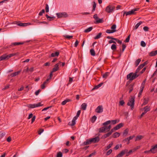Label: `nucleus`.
<instances>
[{"instance_id": "50", "label": "nucleus", "mask_w": 157, "mask_h": 157, "mask_svg": "<svg viewBox=\"0 0 157 157\" xmlns=\"http://www.w3.org/2000/svg\"><path fill=\"white\" fill-rule=\"evenodd\" d=\"M113 40H116V42H117L118 43L121 44L122 43V41L121 40H120L118 39H116V38H114Z\"/></svg>"}, {"instance_id": "28", "label": "nucleus", "mask_w": 157, "mask_h": 157, "mask_svg": "<svg viewBox=\"0 0 157 157\" xmlns=\"http://www.w3.org/2000/svg\"><path fill=\"white\" fill-rule=\"evenodd\" d=\"M144 112L145 113H146L147 112L149 111H150V107L147 106H146V107H145L144 108Z\"/></svg>"}, {"instance_id": "34", "label": "nucleus", "mask_w": 157, "mask_h": 157, "mask_svg": "<svg viewBox=\"0 0 157 157\" xmlns=\"http://www.w3.org/2000/svg\"><path fill=\"white\" fill-rule=\"evenodd\" d=\"M90 54L92 56H95V52L93 49H90Z\"/></svg>"}, {"instance_id": "3", "label": "nucleus", "mask_w": 157, "mask_h": 157, "mask_svg": "<svg viewBox=\"0 0 157 157\" xmlns=\"http://www.w3.org/2000/svg\"><path fill=\"white\" fill-rule=\"evenodd\" d=\"M150 152L153 154L157 152V144L154 146H152L151 148L149 150L144 151L145 153H148Z\"/></svg>"}, {"instance_id": "6", "label": "nucleus", "mask_w": 157, "mask_h": 157, "mask_svg": "<svg viewBox=\"0 0 157 157\" xmlns=\"http://www.w3.org/2000/svg\"><path fill=\"white\" fill-rule=\"evenodd\" d=\"M110 122H111L110 121H108L103 124V125L104 126V127L105 129V132L109 131L110 129L111 128V125H110L108 126H106V125H107L110 124Z\"/></svg>"}, {"instance_id": "4", "label": "nucleus", "mask_w": 157, "mask_h": 157, "mask_svg": "<svg viewBox=\"0 0 157 157\" xmlns=\"http://www.w3.org/2000/svg\"><path fill=\"white\" fill-rule=\"evenodd\" d=\"M139 10V8H135L133 9L131 11L128 12H124L123 14V16L125 15L126 16H128L129 15H132L135 14H136V11H138Z\"/></svg>"}, {"instance_id": "53", "label": "nucleus", "mask_w": 157, "mask_h": 157, "mask_svg": "<svg viewBox=\"0 0 157 157\" xmlns=\"http://www.w3.org/2000/svg\"><path fill=\"white\" fill-rule=\"evenodd\" d=\"M45 10L46 12H49V6L48 4L46 5Z\"/></svg>"}, {"instance_id": "52", "label": "nucleus", "mask_w": 157, "mask_h": 157, "mask_svg": "<svg viewBox=\"0 0 157 157\" xmlns=\"http://www.w3.org/2000/svg\"><path fill=\"white\" fill-rule=\"evenodd\" d=\"M64 37L67 38V39H71V38H72V37H73V36H69V35H65L64 36Z\"/></svg>"}, {"instance_id": "24", "label": "nucleus", "mask_w": 157, "mask_h": 157, "mask_svg": "<svg viewBox=\"0 0 157 157\" xmlns=\"http://www.w3.org/2000/svg\"><path fill=\"white\" fill-rule=\"evenodd\" d=\"M144 138V136L142 135L138 136H136L135 141L140 140Z\"/></svg>"}, {"instance_id": "22", "label": "nucleus", "mask_w": 157, "mask_h": 157, "mask_svg": "<svg viewBox=\"0 0 157 157\" xmlns=\"http://www.w3.org/2000/svg\"><path fill=\"white\" fill-rule=\"evenodd\" d=\"M87 104L86 103H83L82 104L81 107V109L83 110H85L86 109Z\"/></svg>"}, {"instance_id": "55", "label": "nucleus", "mask_w": 157, "mask_h": 157, "mask_svg": "<svg viewBox=\"0 0 157 157\" xmlns=\"http://www.w3.org/2000/svg\"><path fill=\"white\" fill-rule=\"evenodd\" d=\"M124 102L123 100H121L119 102V105L121 106H123L124 104Z\"/></svg>"}, {"instance_id": "54", "label": "nucleus", "mask_w": 157, "mask_h": 157, "mask_svg": "<svg viewBox=\"0 0 157 157\" xmlns=\"http://www.w3.org/2000/svg\"><path fill=\"white\" fill-rule=\"evenodd\" d=\"M45 11L44 9H43L41 11L39 14V15L40 16H42L43 13H44Z\"/></svg>"}, {"instance_id": "38", "label": "nucleus", "mask_w": 157, "mask_h": 157, "mask_svg": "<svg viewBox=\"0 0 157 157\" xmlns=\"http://www.w3.org/2000/svg\"><path fill=\"white\" fill-rule=\"evenodd\" d=\"M105 131V130L104 126L99 129V132L100 133L103 132Z\"/></svg>"}, {"instance_id": "20", "label": "nucleus", "mask_w": 157, "mask_h": 157, "mask_svg": "<svg viewBox=\"0 0 157 157\" xmlns=\"http://www.w3.org/2000/svg\"><path fill=\"white\" fill-rule=\"evenodd\" d=\"M21 72V70H20L16 72H15L13 73H12L10 75V76L12 77L15 76L17 75H18Z\"/></svg>"}, {"instance_id": "17", "label": "nucleus", "mask_w": 157, "mask_h": 157, "mask_svg": "<svg viewBox=\"0 0 157 157\" xmlns=\"http://www.w3.org/2000/svg\"><path fill=\"white\" fill-rule=\"evenodd\" d=\"M6 59H8L7 55L6 54H4L0 57V61Z\"/></svg>"}, {"instance_id": "58", "label": "nucleus", "mask_w": 157, "mask_h": 157, "mask_svg": "<svg viewBox=\"0 0 157 157\" xmlns=\"http://www.w3.org/2000/svg\"><path fill=\"white\" fill-rule=\"evenodd\" d=\"M130 35H129L127 37L126 40H125V42H128L129 41V40L130 39Z\"/></svg>"}, {"instance_id": "30", "label": "nucleus", "mask_w": 157, "mask_h": 157, "mask_svg": "<svg viewBox=\"0 0 157 157\" xmlns=\"http://www.w3.org/2000/svg\"><path fill=\"white\" fill-rule=\"evenodd\" d=\"M92 29H93V28L92 27H90L84 30V32L85 33L89 32H90V31H91L92 30Z\"/></svg>"}, {"instance_id": "35", "label": "nucleus", "mask_w": 157, "mask_h": 157, "mask_svg": "<svg viewBox=\"0 0 157 157\" xmlns=\"http://www.w3.org/2000/svg\"><path fill=\"white\" fill-rule=\"evenodd\" d=\"M71 100L70 99H66L63 101L61 103V104L63 105H65L67 102L70 101Z\"/></svg>"}, {"instance_id": "2", "label": "nucleus", "mask_w": 157, "mask_h": 157, "mask_svg": "<svg viewBox=\"0 0 157 157\" xmlns=\"http://www.w3.org/2000/svg\"><path fill=\"white\" fill-rule=\"evenodd\" d=\"M81 112V110H79L78 111L76 115L75 116L73 119L72 120V121L71 122H70L69 123V125L73 126L75 125V121L79 117L80 113Z\"/></svg>"}, {"instance_id": "37", "label": "nucleus", "mask_w": 157, "mask_h": 157, "mask_svg": "<svg viewBox=\"0 0 157 157\" xmlns=\"http://www.w3.org/2000/svg\"><path fill=\"white\" fill-rule=\"evenodd\" d=\"M140 61H141V59H137L135 61V64L136 67L139 64Z\"/></svg>"}, {"instance_id": "9", "label": "nucleus", "mask_w": 157, "mask_h": 157, "mask_svg": "<svg viewBox=\"0 0 157 157\" xmlns=\"http://www.w3.org/2000/svg\"><path fill=\"white\" fill-rule=\"evenodd\" d=\"M43 104H41L40 102H39L36 104H30L27 105L28 107L30 108H34L35 107L42 106Z\"/></svg>"}, {"instance_id": "43", "label": "nucleus", "mask_w": 157, "mask_h": 157, "mask_svg": "<svg viewBox=\"0 0 157 157\" xmlns=\"http://www.w3.org/2000/svg\"><path fill=\"white\" fill-rule=\"evenodd\" d=\"M133 85H132V84H130L129 85V93H130L133 90Z\"/></svg>"}, {"instance_id": "45", "label": "nucleus", "mask_w": 157, "mask_h": 157, "mask_svg": "<svg viewBox=\"0 0 157 157\" xmlns=\"http://www.w3.org/2000/svg\"><path fill=\"white\" fill-rule=\"evenodd\" d=\"M101 33H99L98 35H97L95 37V39H98L99 38L101 37Z\"/></svg>"}, {"instance_id": "14", "label": "nucleus", "mask_w": 157, "mask_h": 157, "mask_svg": "<svg viewBox=\"0 0 157 157\" xmlns=\"http://www.w3.org/2000/svg\"><path fill=\"white\" fill-rule=\"evenodd\" d=\"M60 63H61V62H59V63L55 65L54 66V67L52 69V71H53V72H56L59 70V65Z\"/></svg>"}, {"instance_id": "1", "label": "nucleus", "mask_w": 157, "mask_h": 157, "mask_svg": "<svg viewBox=\"0 0 157 157\" xmlns=\"http://www.w3.org/2000/svg\"><path fill=\"white\" fill-rule=\"evenodd\" d=\"M145 63L140 64L137 68L134 73L131 72L127 76V79H129L130 81H132L137 78L140 75L138 74L140 70L145 65Z\"/></svg>"}, {"instance_id": "44", "label": "nucleus", "mask_w": 157, "mask_h": 157, "mask_svg": "<svg viewBox=\"0 0 157 157\" xmlns=\"http://www.w3.org/2000/svg\"><path fill=\"white\" fill-rule=\"evenodd\" d=\"M116 46L115 44H113L111 46V48L113 50H114L116 49Z\"/></svg>"}, {"instance_id": "29", "label": "nucleus", "mask_w": 157, "mask_h": 157, "mask_svg": "<svg viewBox=\"0 0 157 157\" xmlns=\"http://www.w3.org/2000/svg\"><path fill=\"white\" fill-rule=\"evenodd\" d=\"M120 133L118 132H115L113 134V138H115L117 137H118L120 136Z\"/></svg>"}, {"instance_id": "13", "label": "nucleus", "mask_w": 157, "mask_h": 157, "mask_svg": "<svg viewBox=\"0 0 157 157\" xmlns=\"http://www.w3.org/2000/svg\"><path fill=\"white\" fill-rule=\"evenodd\" d=\"M32 21L34 23L37 24H38L40 25L41 24H47V23L46 22L44 21H39V20L37 19H33L32 20Z\"/></svg>"}, {"instance_id": "7", "label": "nucleus", "mask_w": 157, "mask_h": 157, "mask_svg": "<svg viewBox=\"0 0 157 157\" xmlns=\"http://www.w3.org/2000/svg\"><path fill=\"white\" fill-rule=\"evenodd\" d=\"M115 8L114 6L109 5L106 7L105 11L108 13H111L113 11Z\"/></svg>"}, {"instance_id": "16", "label": "nucleus", "mask_w": 157, "mask_h": 157, "mask_svg": "<svg viewBox=\"0 0 157 157\" xmlns=\"http://www.w3.org/2000/svg\"><path fill=\"white\" fill-rule=\"evenodd\" d=\"M91 141L90 139H87L86 140V141H84L82 143V145H88L90 144H91Z\"/></svg>"}, {"instance_id": "61", "label": "nucleus", "mask_w": 157, "mask_h": 157, "mask_svg": "<svg viewBox=\"0 0 157 157\" xmlns=\"http://www.w3.org/2000/svg\"><path fill=\"white\" fill-rule=\"evenodd\" d=\"M122 52H124V51L125 48H126V45L123 44H122Z\"/></svg>"}, {"instance_id": "33", "label": "nucleus", "mask_w": 157, "mask_h": 157, "mask_svg": "<svg viewBox=\"0 0 157 157\" xmlns=\"http://www.w3.org/2000/svg\"><path fill=\"white\" fill-rule=\"evenodd\" d=\"M23 44V43L22 42H15L12 43V45L14 46L18 45L21 44Z\"/></svg>"}, {"instance_id": "46", "label": "nucleus", "mask_w": 157, "mask_h": 157, "mask_svg": "<svg viewBox=\"0 0 157 157\" xmlns=\"http://www.w3.org/2000/svg\"><path fill=\"white\" fill-rule=\"evenodd\" d=\"M128 133V129L127 128L125 130H124V132L123 133V134L124 135L126 136Z\"/></svg>"}, {"instance_id": "36", "label": "nucleus", "mask_w": 157, "mask_h": 157, "mask_svg": "<svg viewBox=\"0 0 157 157\" xmlns=\"http://www.w3.org/2000/svg\"><path fill=\"white\" fill-rule=\"evenodd\" d=\"M103 84V82L101 83H100L98 85H97L96 86H95L93 89H97L98 88H99V87H100Z\"/></svg>"}, {"instance_id": "62", "label": "nucleus", "mask_w": 157, "mask_h": 157, "mask_svg": "<svg viewBox=\"0 0 157 157\" xmlns=\"http://www.w3.org/2000/svg\"><path fill=\"white\" fill-rule=\"evenodd\" d=\"M144 88V87L143 86H141V87H140V93H142L143 91V89Z\"/></svg>"}, {"instance_id": "26", "label": "nucleus", "mask_w": 157, "mask_h": 157, "mask_svg": "<svg viewBox=\"0 0 157 157\" xmlns=\"http://www.w3.org/2000/svg\"><path fill=\"white\" fill-rule=\"evenodd\" d=\"M59 54V52H56L55 53H52L51 54V56L52 57H54L55 56H58Z\"/></svg>"}, {"instance_id": "59", "label": "nucleus", "mask_w": 157, "mask_h": 157, "mask_svg": "<svg viewBox=\"0 0 157 157\" xmlns=\"http://www.w3.org/2000/svg\"><path fill=\"white\" fill-rule=\"evenodd\" d=\"M44 130L43 129H40L38 131V134L40 135L41 133L43 132Z\"/></svg>"}, {"instance_id": "60", "label": "nucleus", "mask_w": 157, "mask_h": 157, "mask_svg": "<svg viewBox=\"0 0 157 157\" xmlns=\"http://www.w3.org/2000/svg\"><path fill=\"white\" fill-rule=\"evenodd\" d=\"M79 43V42L78 40H76V41L75 43V47H76L78 45Z\"/></svg>"}, {"instance_id": "31", "label": "nucleus", "mask_w": 157, "mask_h": 157, "mask_svg": "<svg viewBox=\"0 0 157 157\" xmlns=\"http://www.w3.org/2000/svg\"><path fill=\"white\" fill-rule=\"evenodd\" d=\"M103 21H104L103 18L99 19L98 18V19L96 20V22L97 23H102Z\"/></svg>"}, {"instance_id": "27", "label": "nucleus", "mask_w": 157, "mask_h": 157, "mask_svg": "<svg viewBox=\"0 0 157 157\" xmlns=\"http://www.w3.org/2000/svg\"><path fill=\"white\" fill-rule=\"evenodd\" d=\"M142 23V22L141 21H140L139 22V23H137L136 25L135 26L134 28V29H135V30L137 29L139 27V26Z\"/></svg>"}, {"instance_id": "19", "label": "nucleus", "mask_w": 157, "mask_h": 157, "mask_svg": "<svg viewBox=\"0 0 157 157\" xmlns=\"http://www.w3.org/2000/svg\"><path fill=\"white\" fill-rule=\"evenodd\" d=\"M149 100V98H144V101L142 104V106L145 105L147 104Z\"/></svg>"}, {"instance_id": "39", "label": "nucleus", "mask_w": 157, "mask_h": 157, "mask_svg": "<svg viewBox=\"0 0 157 157\" xmlns=\"http://www.w3.org/2000/svg\"><path fill=\"white\" fill-rule=\"evenodd\" d=\"M109 72H106L105 74L103 75L102 77L104 78H106L107 77L109 76Z\"/></svg>"}, {"instance_id": "10", "label": "nucleus", "mask_w": 157, "mask_h": 157, "mask_svg": "<svg viewBox=\"0 0 157 157\" xmlns=\"http://www.w3.org/2000/svg\"><path fill=\"white\" fill-rule=\"evenodd\" d=\"M56 14L59 18L65 17L67 16V15L66 13H57Z\"/></svg>"}, {"instance_id": "41", "label": "nucleus", "mask_w": 157, "mask_h": 157, "mask_svg": "<svg viewBox=\"0 0 157 157\" xmlns=\"http://www.w3.org/2000/svg\"><path fill=\"white\" fill-rule=\"evenodd\" d=\"M62 153L61 151L57 153L56 157H62Z\"/></svg>"}, {"instance_id": "57", "label": "nucleus", "mask_w": 157, "mask_h": 157, "mask_svg": "<svg viewBox=\"0 0 157 157\" xmlns=\"http://www.w3.org/2000/svg\"><path fill=\"white\" fill-rule=\"evenodd\" d=\"M135 137L134 135H133L132 136H130L128 137L127 138V139H128V141H129L130 140L132 139Z\"/></svg>"}, {"instance_id": "5", "label": "nucleus", "mask_w": 157, "mask_h": 157, "mask_svg": "<svg viewBox=\"0 0 157 157\" xmlns=\"http://www.w3.org/2000/svg\"><path fill=\"white\" fill-rule=\"evenodd\" d=\"M134 98L133 97H131L127 103V105L130 106L131 107V109L132 110H133L134 108Z\"/></svg>"}, {"instance_id": "56", "label": "nucleus", "mask_w": 157, "mask_h": 157, "mask_svg": "<svg viewBox=\"0 0 157 157\" xmlns=\"http://www.w3.org/2000/svg\"><path fill=\"white\" fill-rule=\"evenodd\" d=\"M146 67H144L142 70L140 72V74H140V75L143 73L146 70Z\"/></svg>"}, {"instance_id": "18", "label": "nucleus", "mask_w": 157, "mask_h": 157, "mask_svg": "<svg viewBox=\"0 0 157 157\" xmlns=\"http://www.w3.org/2000/svg\"><path fill=\"white\" fill-rule=\"evenodd\" d=\"M123 126V124L122 123H120L117 125L115 127L114 129L115 130H117L119 129L121 127Z\"/></svg>"}, {"instance_id": "49", "label": "nucleus", "mask_w": 157, "mask_h": 157, "mask_svg": "<svg viewBox=\"0 0 157 157\" xmlns=\"http://www.w3.org/2000/svg\"><path fill=\"white\" fill-rule=\"evenodd\" d=\"M112 152V149L109 150L106 153V155H109L111 154Z\"/></svg>"}, {"instance_id": "42", "label": "nucleus", "mask_w": 157, "mask_h": 157, "mask_svg": "<svg viewBox=\"0 0 157 157\" xmlns=\"http://www.w3.org/2000/svg\"><path fill=\"white\" fill-rule=\"evenodd\" d=\"M97 119V117L96 116L94 115L92 117V119H91V121L92 122L94 123V122L95 121H96V119Z\"/></svg>"}, {"instance_id": "51", "label": "nucleus", "mask_w": 157, "mask_h": 157, "mask_svg": "<svg viewBox=\"0 0 157 157\" xmlns=\"http://www.w3.org/2000/svg\"><path fill=\"white\" fill-rule=\"evenodd\" d=\"M141 46L144 47L146 46V44L144 41H142L141 42Z\"/></svg>"}, {"instance_id": "40", "label": "nucleus", "mask_w": 157, "mask_h": 157, "mask_svg": "<svg viewBox=\"0 0 157 157\" xmlns=\"http://www.w3.org/2000/svg\"><path fill=\"white\" fill-rule=\"evenodd\" d=\"M16 55V53H12V54H10L9 55H7V57L8 59L14 56H15Z\"/></svg>"}, {"instance_id": "64", "label": "nucleus", "mask_w": 157, "mask_h": 157, "mask_svg": "<svg viewBox=\"0 0 157 157\" xmlns=\"http://www.w3.org/2000/svg\"><path fill=\"white\" fill-rule=\"evenodd\" d=\"M143 29L145 31H148V28L147 26H145L144 27Z\"/></svg>"}, {"instance_id": "12", "label": "nucleus", "mask_w": 157, "mask_h": 157, "mask_svg": "<svg viewBox=\"0 0 157 157\" xmlns=\"http://www.w3.org/2000/svg\"><path fill=\"white\" fill-rule=\"evenodd\" d=\"M91 143H98L100 140V138L98 136L95 138H92L90 139Z\"/></svg>"}, {"instance_id": "63", "label": "nucleus", "mask_w": 157, "mask_h": 157, "mask_svg": "<svg viewBox=\"0 0 157 157\" xmlns=\"http://www.w3.org/2000/svg\"><path fill=\"white\" fill-rule=\"evenodd\" d=\"M94 18L96 20L97 19H98V17L97 14H95L94 15Z\"/></svg>"}, {"instance_id": "15", "label": "nucleus", "mask_w": 157, "mask_h": 157, "mask_svg": "<svg viewBox=\"0 0 157 157\" xmlns=\"http://www.w3.org/2000/svg\"><path fill=\"white\" fill-rule=\"evenodd\" d=\"M127 152L128 149H124L121 151V152L118 155L119 157H122L126 153H127Z\"/></svg>"}, {"instance_id": "11", "label": "nucleus", "mask_w": 157, "mask_h": 157, "mask_svg": "<svg viewBox=\"0 0 157 157\" xmlns=\"http://www.w3.org/2000/svg\"><path fill=\"white\" fill-rule=\"evenodd\" d=\"M96 112L98 113H102L103 111V108L102 105L98 106L95 109Z\"/></svg>"}, {"instance_id": "25", "label": "nucleus", "mask_w": 157, "mask_h": 157, "mask_svg": "<svg viewBox=\"0 0 157 157\" xmlns=\"http://www.w3.org/2000/svg\"><path fill=\"white\" fill-rule=\"evenodd\" d=\"M113 144V142H111V143H110L107 146L105 147V150L106 151L108 150L111 147Z\"/></svg>"}, {"instance_id": "32", "label": "nucleus", "mask_w": 157, "mask_h": 157, "mask_svg": "<svg viewBox=\"0 0 157 157\" xmlns=\"http://www.w3.org/2000/svg\"><path fill=\"white\" fill-rule=\"evenodd\" d=\"M111 135L110 133L108 132L106 134H105L104 135L102 136V138L103 139H105L108 137H109Z\"/></svg>"}, {"instance_id": "21", "label": "nucleus", "mask_w": 157, "mask_h": 157, "mask_svg": "<svg viewBox=\"0 0 157 157\" xmlns=\"http://www.w3.org/2000/svg\"><path fill=\"white\" fill-rule=\"evenodd\" d=\"M157 54V50L152 51L150 53V56H154Z\"/></svg>"}, {"instance_id": "8", "label": "nucleus", "mask_w": 157, "mask_h": 157, "mask_svg": "<svg viewBox=\"0 0 157 157\" xmlns=\"http://www.w3.org/2000/svg\"><path fill=\"white\" fill-rule=\"evenodd\" d=\"M116 25L115 24L113 25L111 28V30L107 29L106 30V32L108 33H113L117 31V30L116 29Z\"/></svg>"}, {"instance_id": "23", "label": "nucleus", "mask_w": 157, "mask_h": 157, "mask_svg": "<svg viewBox=\"0 0 157 157\" xmlns=\"http://www.w3.org/2000/svg\"><path fill=\"white\" fill-rule=\"evenodd\" d=\"M46 17L47 19L49 21L52 20L55 18V17L49 16L48 14L46 15Z\"/></svg>"}, {"instance_id": "47", "label": "nucleus", "mask_w": 157, "mask_h": 157, "mask_svg": "<svg viewBox=\"0 0 157 157\" xmlns=\"http://www.w3.org/2000/svg\"><path fill=\"white\" fill-rule=\"evenodd\" d=\"M96 4L95 2H94V4L93 5V9L92 10V11H94L95 10V8L96 7Z\"/></svg>"}, {"instance_id": "48", "label": "nucleus", "mask_w": 157, "mask_h": 157, "mask_svg": "<svg viewBox=\"0 0 157 157\" xmlns=\"http://www.w3.org/2000/svg\"><path fill=\"white\" fill-rule=\"evenodd\" d=\"M17 25L21 26H27L26 24L25 23H20L17 24Z\"/></svg>"}]
</instances>
